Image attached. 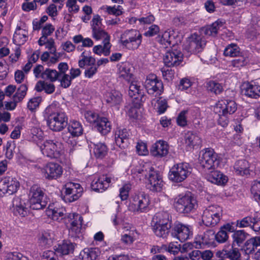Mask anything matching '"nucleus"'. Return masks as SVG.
Returning <instances> with one entry per match:
<instances>
[{
    "instance_id": "6ab92c4d",
    "label": "nucleus",
    "mask_w": 260,
    "mask_h": 260,
    "mask_svg": "<svg viewBox=\"0 0 260 260\" xmlns=\"http://www.w3.org/2000/svg\"><path fill=\"white\" fill-rule=\"evenodd\" d=\"M214 240V232L213 230H207L198 234L194 238V246L196 248H202L205 245L212 244Z\"/></svg>"
},
{
    "instance_id": "ea45409f",
    "label": "nucleus",
    "mask_w": 260,
    "mask_h": 260,
    "mask_svg": "<svg viewBox=\"0 0 260 260\" xmlns=\"http://www.w3.org/2000/svg\"><path fill=\"white\" fill-rule=\"evenodd\" d=\"M234 169L238 174L247 175L249 174L250 172L249 164L246 160H239L235 163Z\"/></svg>"
},
{
    "instance_id": "5fc2aeb1",
    "label": "nucleus",
    "mask_w": 260,
    "mask_h": 260,
    "mask_svg": "<svg viewBox=\"0 0 260 260\" xmlns=\"http://www.w3.org/2000/svg\"><path fill=\"white\" fill-rule=\"evenodd\" d=\"M206 87L208 91L216 94L220 93L223 90L221 84L213 80L208 81L206 83Z\"/></svg>"
},
{
    "instance_id": "c85d7f7f",
    "label": "nucleus",
    "mask_w": 260,
    "mask_h": 260,
    "mask_svg": "<svg viewBox=\"0 0 260 260\" xmlns=\"http://www.w3.org/2000/svg\"><path fill=\"white\" fill-rule=\"evenodd\" d=\"M129 133L125 128L116 131L115 134V143L119 147L124 149L128 144Z\"/></svg>"
},
{
    "instance_id": "9b49d317",
    "label": "nucleus",
    "mask_w": 260,
    "mask_h": 260,
    "mask_svg": "<svg viewBox=\"0 0 260 260\" xmlns=\"http://www.w3.org/2000/svg\"><path fill=\"white\" fill-rule=\"evenodd\" d=\"M206 44L205 40L197 34H193L188 38L184 49L191 53H198L203 51Z\"/></svg>"
},
{
    "instance_id": "79ce46f5",
    "label": "nucleus",
    "mask_w": 260,
    "mask_h": 260,
    "mask_svg": "<svg viewBox=\"0 0 260 260\" xmlns=\"http://www.w3.org/2000/svg\"><path fill=\"white\" fill-rule=\"evenodd\" d=\"M172 226L152 224V230L155 235L159 238H167L170 233Z\"/></svg>"
},
{
    "instance_id": "412c9836",
    "label": "nucleus",
    "mask_w": 260,
    "mask_h": 260,
    "mask_svg": "<svg viewBox=\"0 0 260 260\" xmlns=\"http://www.w3.org/2000/svg\"><path fill=\"white\" fill-rule=\"evenodd\" d=\"M237 109L236 102L231 100L223 99L218 101L216 104L217 112L224 114L231 115L234 113Z\"/></svg>"
},
{
    "instance_id": "49530a36",
    "label": "nucleus",
    "mask_w": 260,
    "mask_h": 260,
    "mask_svg": "<svg viewBox=\"0 0 260 260\" xmlns=\"http://www.w3.org/2000/svg\"><path fill=\"white\" fill-rule=\"evenodd\" d=\"M37 91L40 92L44 90L47 93H52L55 90V86L53 84L48 83L44 81H39L36 85Z\"/></svg>"
},
{
    "instance_id": "bf43d9fd",
    "label": "nucleus",
    "mask_w": 260,
    "mask_h": 260,
    "mask_svg": "<svg viewBox=\"0 0 260 260\" xmlns=\"http://www.w3.org/2000/svg\"><path fill=\"white\" fill-rule=\"evenodd\" d=\"M241 247L242 252L248 255L252 254L255 249L250 238H248Z\"/></svg>"
},
{
    "instance_id": "603ef678",
    "label": "nucleus",
    "mask_w": 260,
    "mask_h": 260,
    "mask_svg": "<svg viewBox=\"0 0 260 260\" xmlns=\"http://www.w3.org/2000/svg\"><path fill=\"white\" fill-rule=\"evenodd\" d=\"M157 39L159 43L164 45L165 48H168L171 46L174 36L171 35V31H165L161 36L158 37Z\"/></svg>"
},
{
    "instance_id": "f03ea898",
    "label": "nucleus",
    "mask_w": 260,
    "mask_h": 260,
    "mask_svg": "<svg viewBox=\"0 0 260 260\" xmlns=\"http://www.w3.org/2000/svg\"><path fill=\"white\" fill-rule=\"evenodd\" d=\"M142 174L147 179V187L150 190L160 192L164 185L162 178L158 171L155 170L154 167L150 163H145L142 167H136L135 173Z\"/></svg>"
},
{
    "instance_id": "2eb2a0df",
    "label": "nucleus",
    "mask_w": 260,
    "mask_h": 260,
    "mask_svg": "<svg viewBox=\"0 0 260 260\" xmlns=\"http://www.w3.org/2000/svg\"><path fill=\"white\" fill-rule=\"evenodd\" d=\"M115 181L114 177L107 175H102L95 177L91 183V187L94 191L102 192L109 187L111 183Z\"/></svg>"
},
{
    "instance_id": "2f4dec72",
    "label": "nucleus",
    "mask_w": 260,
    "mask_h": 260,
    "mask_svg": "<svg viewBox=\"0 0 260 260\" xmlns=\"http://www.w3.org/2000/svg\"><path fill=\"white\" fill-rule=\"evenodd\" d=\"M152 224L172 226L170 216L167 212H160L156 213L152 220Z\"/></svg>"
},
{
    "instance_id": "c9c22d12",
    "label": "nucleus",
    "mask_w": 260,
    "mask_h": 260,
    "mask_svg": "<svg viewBox=\"0 0 260 260\" xmlns=\"http://www.w3.org/2000/svg\"><path fill=\"white\" fill-rule=\"evenodd\" d=\"M223 26V22L218 20L211 25H207L203 27L202 30L204 34L207 36L215 37Z\"/></svg>"
},
{
    "instance_id": "72a5a7b5",
    "label": "nucleus",
    "mask_w": 260,
    "mask_h": 260,
    "mask_svg": "<svg viewBox=\"0 0 260 260\" xmlns=\"http://www.w3.org/2000/svg\"><path fill=\"white\" fill-rule=\"evenodd\" d=\"M47 215L52 220L60 221L66 217V210L64 208H48L46 210Z\"/></svg>"
},
{
    "instance_id": "de8ad7c7",
    "label": "nucleus",
    "mask_w": 260,
    "mask_h": 260,
    "mask_svg": "<svg viewBox=\"0 0 260 260\" xmlns=\"http://www.w3.org/2000/svg\"><path fill=\"white\" fill-rule=\"evenodd\" d=\"M93 144V153L95 156L98 158H103L104 157L108 152L107 146L102 143H94Z\"/></svg>"
},
{
    "instance_id": "cd10ccee",
    "label": "nucleus",
    "mask_w": 260,
    "mask_h": 260,
    "mask_svg": "<svg viewBox=\"0 0 260 260\" xmlns=\"http://www.w3.org/2000/svg\"><path fill=\"white\" fill-rule=\"evenodd\" d=\"M234 231V226L230 223H226L220 228L216 234H214V239L219 243L225 242L229 239L228 233Z\"/></svg>"
},
{
    "instance_id": "69168bd1",
    "label": "nucleus",
    "mask_w": 260,
    "mask_h": 260,
    "mask_svg": "<svg viewBox=\"0 0 260 260\" xmlns=\"http://www.w3.org/2000/svg\"><path fill=\"white\" fill-rule=\"evenodd\" d=\"M253 217L246 216L241 220H238L237 221V226L240 228H244L250 226L252 222Z\"/></svg>"
},
{
    "instance_id": "09e8293b",
    "label": "nucleus",
    "mask_w": 260,
    "mask_h": 260,
    "mask_svg": "<svg viewBox=\"0 0 260 260\" xmlns=\"http://www.w3.org/2000/svg\"><path fill=\"white\" fill-rule=\"evenodd\" d=\"M222 252L226 257L230 260H240L241 253L239 249L236 247L232 246V248L229 250L223 249L220 250Z\"/></svg>"
},
{
    "instance_id": "a18cd8bd",
    "label": "nucleus",
    "mask_w": 260,
    "mask_h": 260,
    "mask_svg": "<svg viewBox=\"0 0 260 260\" xmlns=\"http://www.w3.org/2000/svg\"><path fill=\"white\" fill-rule=\"evenodd\" d=\"M41 77L44 80L51 82L56 81L60 77V74L55 70L46 69L41 75Z\"/></svg>"
},
{
    "instance_id": "052dcab7",
    "label": "nucleus",
    "mask_w": 260,
    "mask_h": 260,
    "mask_svg": "<svg viewBox=\"0 0 260 260\" xmlns=\"http://www.w3.org/2000/svg\"><path fill=\"white\" fill-rule=\"evenodd\" d=\"M53 237L49 231L43 232L39 239V242L44 246L50 245L52 242Z\"/></svg>"
},
{
    "instance_id": "774afa93",
    "label": "nucleus",
    "mask_w": 260,
    "mask_h": 260,
    "mask_svg": "<svg viewBox=\"0 0 260 260\" xmlns=\"http://www.w3.org/2000/svg\"><path fill=\"white\" fill-rule=\"evenodd\" d=\"M106 9V12L108 14L115 15L116 16L121 15L123 13V8L120 5L114 6L113 7L107 6Z\"/></svg>"
},
{
    "instance_id": "6e6d98bb",
    "label": "nucleus",
    "mask_w": 260,
    "mask_h": 260,
    "mask_svg": "<svg viewBox=\"0 0 260 260\" xmlns=\"http://www.w3.org/2000/svg\"><path fill=\"white\" fill-rule=\"evenodd\" d=\"M92 36L96 40L103 39V43H106V41L110 42V37L103 29L101 27L92 30Z\"/></svg>"
},
{
    "instance_id": "ddd939ff",
    "label": "nucleus",
    "mask_w": 260,
    "mask_h": 260,
    "mask_svg": "<svg viewBox=\"0 0 260 260\" xmlns=\"http://www.w3.org/2000/svg\"><path fill=\"white\" fill-rule=\"evenodd\" d=\"M43 155L50 158H58L62 153V145L53 140H47L40 147Z\"/></svg>"
},
{
    "instance_id": "dca6fc26",
    "label": "nucleus",
    "mask_w": 260,
    "mask_h": 260,
    "mask_svg": "<svg viewBox=\"0 0 260 260\" xmlns=\"http://www.w3.org/2000/svg\"><path fill=\"white\" fill-rule=\"evenodd\" d=\"M68 218L70 222L71 227L69 229L70 235L75 238H79L82 233V225L83 218L77 213H70Z\"/></svg>"
},
{
    "instance_id": "f257e3e1",
    "label": "nucleus",
    "mask_w": 260,
    "mask_h": 260,
    "mask_svg": "<svg viewBox=\"0 0 260 260\" xmlns=\"http://www.w3.org/2000/svg\"><path fill=\"white\" fill-rule=\"evenodd\" d=\"M44 116L48 126L53 131H61L68 124V117L58 103L48 106L44 112Z\"/></svg>"
},
{
    "instance_id": "8fccbe9b",
    "label": "nucleus",
    "mask_w": 260,
    "mask_h": 260,
    "mask_svg": "<svg viewBox=\"0 0 260 260\" xmlns=\"http://www.w3.org/2000/svg\"><path fill=\"white\" fill-rule=\"evenodd\" d=\"M95 61V59L94 57L89 56L88 52L84 51L81 55L78 64L80 68H83L86 65L90 66L91 64H94Z\"/></svg>"
},
{
    "instance_id": "f704fd0d",
    "label": "nucleus",
    "mask_w": 260,
    "mask_h": 260,
    "mask_svg": "<svg viewBox=\"0 0 260 260\" xmlns=\"http://www.w3.org/2000/svg\"><path fill=\"white\" fill-rule=\"evenodd\" d=\"M75 248L74 244L68 241H64L62 243L55 246V252L60 255H67L72 253Z\"/></svg>"
},
{
    "instance_id": "4c0bfd02",
    "label": "nucleus",
    "mask_w": 260,
    "mask_h": 260,
    "mask_svg": "<svg viewBox=\"0 0 260 260\" xmlns=\"http://www.w3.org/2000/svg\"><path fill=\"white\" fill-rule=\"evenodd\" d=\"M187 113H189L194 118H196L199 115V110L198 109H194L181 111L177 118V122L179 125L181 126H184L187 124L186 114Z\"/></svg>"
},
{
    "instance_id": "13d9d810",
    "label": "nucleus",
    "mask_w": 260,
    "mask_h": 260,
    "mask_svg": "<svg viewBox=\"0 0 260 260\" xmlns=\"http://www.w3.org/2000/svg\"><path fill=\"white\" fill-rule=\"evenodd\" d=\"M162 248H164L165 251L175 255L180 251V244H178L177 242H172L169 243L168 245H162Z\"/></svg>"
},
{
    "instance_id": "4d7b16f0",
    "label": "nucleus",
    "mask_w": 260,
    "mask_h": 260,
    "mask_svg": "<svg viewBox=\"0 0 260 260\" xmlns=\"http://www.w3.org/2000/svg\"><path fill=\"white\" fill-rule=\"evenodd\" d=\"M251 193L253 198L260 203V180H254L251 185Z\"/></svg>"
},
{
    "instance_id": "680f3d73",
    "label": "nucleus",
    "mask_w": 260,
    "mask_h": 260,
    "mask_svg": "<svg viewBox=\"0 0 260 260\" xmlns=\"http://www.w3.org/2000/svg\"><path fill=\"white\" fill-rule=\"evenodd\" d=\"M84 116L88 122L95 125L101 117L99 116L98 114L92 111H85Z\"/></svg>"
},
{
    "instance_id": "f3484780",
    "label": "nucleus",
    "mask_w": 260,
    "mask_h": 260,
    "mask_svg": "<svg viewBox=\"0 0 260 260\" xmlns=\"http://www.w3.org/2000/svg\"><path fill=\"white\" fill-rule=\"evenodd\" d=\"M19 182L11 177H5L0 180V191L3 194H12L19 187Z\"/></svg>"
},
{
    "instance_id": "e2e57ef3",
    "label": "nucleus",
    "mask_w": 260,
    "mask_h": 260,
    "mask_svg": "<svg viewBox=\"0 0 260 260\" xmlns=\"http://www.w3.org/2000/svg\"><path fill=\"white\" fill-rule=\"evenodd\" d=\"M238 58L234 59L232 61V65L237 68H240L245 66L248 62V57L245 55L243 52L237 56Z\"/></svg>"
},
{
    "instance_id": "c03bdc74",
    "label": "nucleus",
    "mask_w": 260,
    "mask_h": 260,
    "mask_svg": "<svg viewBox=\"0 0 260 260\" xmlns=\"http://www.w3.org/2000/svg\"><path fill=\"white\" fill-rule=\"evenodd\" d=\"M27 32L20 27L17 28L14 34L13 41L18 45L23 44L27 40Z\"/></svg>"
},
{
    "instance_id": "1a4fd4ad",
    "label": "nucleus",
    "mask_w": 260,
    "mask_h": 260,
    "mask_svg": "<svg viewBox=\"0 0 260 260\" xmlns=\"http://www.w3.org/2000/svg\"><path fill=\"white\" fill-rule=\"evenodd\" d=\"M68 125V131L61 133V138L74 148L76 146V142L73 140V138L81 136L83 131L81 123L75 120H70Z\"/></svg>"
},
{
    "instance_id": "7c9ffc66",
    "label": "nucleus",
    "mask_w": 260,
    "mask_h": 260,
    "mask_svg": "<svg viewBox=\"0 0 260 260\" xmlns=\"http://www.w3.org/2000/svg\"><path fill=\"white\" fill-rule=\"evenodd\" d=\"M208 181L217 185H224L228 181V177L218 171H212L207 174Z\"/></svg>"
},
{
    "instance_id": "7ed1b4c3",
    "label": "nucleus",
    "mask_w": 260,
    "mask_h": 260,
    "mask_svg": "<svg viewBox=\"0 0 260 260\" xmlns=\"http://www.w3.org/2000/svg\"><path fill=\"white\" fill-rule=\"evenodd\" d=\"M173 205L177 212L187 214L195 211L198 207V202L196 199L189 192L176 197L174 199Z\"/></svg>"
},
{
    "instance_id": "338daca9",
    "label": "nucleus",
    "mask_w": 260,
    "mask_h": 260,
    "mask_svg": "<svg viewBox=\"0 0 260 260\" xmlns=\"http://www.w3.org/2000/svg\"><path fill=\"white\" fill-rule=\"evenodd\" d=\"M173 24L177 26H183L188 25L190 21L187 19L186 17L176 16L173 19Z\"/></svg>"
},
{
    "instance_id": "c756f323",
    "label": "nucleus",
    "mask_w": 260,
    "mask_h": 260,
    "mask_svg": "<svg viewBox=\"0 0 260 260\" xmlns=\"http://www.w3.org/2000/svg\"><path fill=\"white\" fill-rule=\"evenodd\" d=\"M249 235L244 230H237L234 232L232 236L233 247H241L249 238Z\"/></svg>"
},
{
    "instance_id": "a19ab883",
    "label": "nucleus",
    "mask_w": 260,
    "mask_h": 260,
    "mask_svg": "<svg viewBox=\"0 0 260 260\" xmlns=\"http://www.w3.org/2000/svg\"><path fill=\"white\" fill-rule=\"evenodd\" d=\"M119 77L123 79L129 81L132 75V66L128 63H122L119 67Z\"/></svg>"
},
{
    "instance_id": "a878e982",
    "label": "nucleus",
    "mask_w": 260,
    "mask_h": 260,
    "mask_svg": "<svg viewBox=\"0 0 260 260\" xmlns=\"http://www.w3.org/2000/svg\"><path fill=\"white\" fill-rule=\"evenodd\" d=\"M104 100L110 107H117L123 102L122 94L117 90L106 92L104 95Z\"/></svg>"
},
{
    "instance_id": "9d476101",
    "label": "nucleus",
    "mask_w": 260,
    "mask_h": 260,
    "mask_svg": "<svg viewBox=\"0 0 260 260\" xmlns=\"http://www.w3.org/2000/svg\"><path fill=\"white\" fill-rule=\"evenodd\" d=\"M144 86L149 94L155 96L160 95L164 91L162 82L153 74H150L147 76Z\"/></svg>"
},
{
    "instance_id": "39448f33",
    "label": "nucleus",
    "mask_w": 260,
    "mask_h": 260,
    "mask_svg": "<svg viewBox=\"0 0 260 260\" xmlns=\"http://www.w3.org/2000/svg\"><path fill=\"white\" fill-rule=\"evenodd\" d=\"M199 162L205 170L215 169L219 164V157L213 149L206 148L200 152Z\"/></svg>"
},
{
    "instance_id": "20e7f679",
    "label": "nucleus",
    "mask_w": 260,
    "mask_h": 260,
    "mask_svg": "<svg viewBox=\"0 0 260 260\" xmlns=\"http://www.w3.org/2000/svg\"><path fill=\"white\" fill-rule=\"evenodd\" d=\"M142 36L137 29H128L123 31L120 37L119 42L123 47L129 50H135L142 43Z\"/></svg>"
},
{
    "instance_id": "a211bd4d",
    "label": "nucleus",
    "mask_w": 260,
    "mask_h": 260,
    "mask_svg": "<svg viewBox=\"0 0 260 260\" xmlns=\"http://www.w3.org/2000/svg\"><path fill=\"white\" fill-rule=\"evenodd\" d=\"M192 234V232L188 226L180 223H175L171 232L172 236L181 242L189 239Z\"/></svg>"
},
{
    "instance_id": "58836bf2",
    "label": "nucleus",
    "mask_w": 260,
    "mask_h": 260,
    "mask_svg": "<svg viewBox=\"0 0 260 260\" xmlns=\"http://www.w3.org/2000/svg\"><path fill=\"white\" fill-rule=\"evenodd\" d=\"M100 251L96 248H85L80 254L82 260H95L99 255Z\"/></svg>"
},
{
    "instance_id": "37998d69",
    "label": "nucleus",
    "mask_w": 260,
    "mask_h": 260,
    "mask_svg": "<svg viewBox=\"0 0 260 260\" xmlns=\"http://www.w3.org/2000/svg\"><path fill=\"white\" fill-rule=\"evenodd\" d=\"M223 54L225 56L234 57L239 56L241 52L237 44L231 43L225 48Z\"/></svg>"
},
{
    "instance_id": "b1692460",
    "label": "nucleus",
    "mask_w": 260,
    "mask_h": 260,
    "mask_svg": "<svg viewBox=\"0 0 260 260\" xmlns=\"http://www.w3.org/2000/svg\"><path fill=\"white\" fill-rule=\"evenodd\" d=\"M150 152L153 156L162 157L168 154L169 152V145L165 141H157L152 145Z\"/></svg>"
},
{
    "instance_id": "423d86ee",
    "label": "nucleus",
    "mask_w": 260,
    "mask_h": 260,
    "mask_svg": "<svg viewBox=\"0 0 260 260\" xmlns=\"http://www.w3.org/2000/svg\"><path fill=\"white\" fill-rule=\"evenodd\" d=\"M191 168L187 163L182 162L174 165L169 173V178L173 182L180 183L190 175Z\"/></svg>"
},
{
    "instance_id": "0e129e2a",
    "label": "nucleus",
    "mask_w": 260,
    "mask_h": 260,
    "mask_svg": "<svg viewBox=\"0 0 260 260\" xmlns=\"http://www.w3.org/2000/svg\"><path fill=\"white\" fill-rule=\"evenodd\" d=\"M137 232L135 231H130L128 233H125L121 236V241L126 245H130L135 240V234Z\"/></svg>"
},
{
    "instance_id": "864d4df0",
    "label": "nucleus",
    "mask_w": 260,
    "mask_h": 260,
    "mask_svg": "<svg viewBox=\"0 0 260 260\" xmlns=\"http://www.w3.org/2000/svg\"><path fill=\"white\" fill-rule=\"evenodd\" d=\"M27 89L28 87L26 83L20 85L14 94L13 99L16 102H21L25 96Z\"/></svg>"
},
{
    "instance_id": "bb28decb",
    "label": "nucleus",
    "mask_w": 260,
    "mask_h": 260,
    "mask_svg": "<svg viewBox=\"0 0 260 260\" xmlns=\"http://www.w3.org/2000/svg\"><path fill=\"white\" fill-rule=\"evenodd\" d=\"M242 92L248 97L257 99L260 96V85L254 81L247 82L243 85Z\"/></svg>"
},
{
    "instance_id": "e433bc0d",
    "label": "nucleus",
    "mask_w": 260,
    "mask_h": 260,
    "mask_svg": "<svg viewBox=\"0 0 260 260\" xmlns=\"http://www.w3.org/2000/svg\"><path fill=\"white\" fill-rule=\"evenodd\" d=\"M95 127L102 135H105L109 133L111 129V122L104 117H101L98 122L95 124Z\"/></svg>"
},
{
    "instance_id": "5701e85b",
    "label": "nucleus",
    "mask_w": 260,
    "mask_h": 260,
    "mask_svg": "<svg viewBox=\"0 0 260 260\" xmlns=\"http://www.w3.org/2000/svg\"><path fill=\"white\" fill-rule=\"evenodd\" d=\"M44 176L48 180L56 179L62 174V168L58 164L48 163L44 167Z\"/></svg>"
},
{
    "instance_id": "3c124183",
    "label": "nucleus",
    "mask_w": 260,
    "mask_h": 260,
    "mask_svg": "<svg viewBox=\"0 0 260 260\" xmlns=\"http://www.w3.org/2000/svg\"><path fill=\"white\" fill-rule=\"evenodd\" d=\"M104 46L101 45L95 46L93 48V51L94 53L101 55L102 53L105 56H108L110 53L111 44L110 42L106 41V43H103Z\"/></svg>"
},
{
    "instance_id": "6e6552de",
    "label": "nucleus",
    "mask_w": 260,
    "mask_h": 260,
    "mask_svg": "<svg viewBox=\"0 0 260 260\" xmlns=\"http://www.w3.org/2000/svg\"><path fill=\"white\" fill-rule=\"evenodd\" d=\"M222 216V208L217 205L208 206L203 212L202 221L207 226L216 225Z\"/></svg>"
},
{
    "instance_id": "393cba45",
    "label": "nucleus",
    "mask_w": 260,
    "mask_h": 260,
    "mask_svg": "<svg viewBox=\"0 0 260 260\" xmlns=\"http://www.w3.org/2000/svg\"><path fill=\"white\" fill-rule=\"evenodd\" d=\"M11 209L15 215H20L21 217L26 216L28 213V210L26 207L25 202L19 197L13 199Z\"/></svg>"
},
{
    "instance_id": "4be33fe9",
    "label": "nucleus",
    "mask_w": 260,
    "mask_h": 260,
    "mask_svg": "<svg viewBox=\"0 0 260 260\" xmlns=\"http://www.w3.org/2000/svg\"><path fill=\"white\" fill-rule=\"evenodd\" d=\"M128 94L129 96L137 101L136 104L140 105V103L145 101V94L140 83L137 81H133L129 86Z\"/></svg>"
},
{
    "instance_id": "4468645a",
    "label": "nucleus",
    "mask_w": 260,
    "mask_h": 260,
    "mask_svg": "<svg viewBox=\"0 0 260 260\" xmlns=\"http://www.w3.org/2000/svg\"><path fill=\"white\" fill-rule=\"evenodd\" d=\"M65 191L62 199L66 203L78 200L82 194L83 188L78 183L69 182L65 185Z\"/></svg>"
},
{
    "instance_id": "0eeeda50",
    "label": "nucleus",
    "mask_w": 260,
    "mask_h": 260,
    "mask_svg": "<svg viewBox=\"0 0 260 260\" xmlns=\"http://www.w3.org/2000/svg\"><path fill=\"white\" fill-rule=\"evenodd\" d=\"M29 196L31 209L40 210L46 206L47 201L44 191L37 185H34L31 187Z\"/></svg>"
},
{
    "instance_id": "f8f14e48",
    "label": "nucleus",
    "mask_w": 260,
    "mask_h": 260,
    "mask_svg": "<svg viewBox=\"0 0 260 260\" xmlns=\"http://www.w3.org/2000/svg\"><path fill=\"white\" fill-rule=\"evenodd\" d=\"M149 205L148 196L144 192H140L133 196L129 209L134 212H144L148 211Z\"/></svg>"
},
{
    "instance_id": "aec40b11",
    "label": "nucleus",
    "mask_w": 260,
    "mask_h": 260,
    "mask_svg": "<svg viewBox=\"0 0 260 260\" xmlns=\"http://www.w3.org/2000/svg\"><path fill=\"white\" fill-rule=\"evenodd\" d=\"M183 59V54L180 51L172 50L166 52L164 57L165 64L168 67L177 66Z\"/></svg>"
},
{
    "instance_id": "473e14b6",
    "label": "nucleus",
    "mask_w": 260,
    "mask_h": 260,
    "mask_svg": "<svg viewBox=\"0 0 260 260\" xmlns=\"http://www.w3.org/2000/svg\"><path fill=\"white\" fill-rule=\"evenodd\" d=\"M185 143L188 150H191L195 146L201 144L200 137L192 132H187L184 136Z\"/></svg>"
}]
</instances>
